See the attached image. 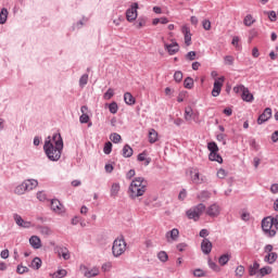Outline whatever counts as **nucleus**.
<instances>
[{
  "label": "nucleus",
  "instance_id": "obj_1",
  "mask_svg": "<svg viewBox=\"0 0 278 278\" xmlns=\"http://www.w3.org/2000/svg\"><path fill=\"white\" fill-rule=\"evenodd\" d=\"M62 149H64V141L62 135L58 132L52 138L48 137L43 146V151L51 162H58L62 157Z\"/></svg>",
  "mask_w": 278,
  "mask_h": 278
},
{
  "label": "nucleus",
  "instance_id": "obj_2",
  "mask_svg": "<svg viewBox=\"0 0 278 278\" xmlns=\"http://www.w3.org/2000/svg\"><path fill=\"white\" fill-rule=\"evenodd\" d=\"M149 182L144 177H136L129 185L128 195L130 199H139V197H144L147 192V187Z\"/></svg>",
  "mask_w": 278,
  "mask_h": 278
},
{
  "label": "nucleus",
  "instance_id": "obj_3",
  "mask_svg": "<svg viewBox=\"0 0 278 278\" xmlns=\"http://www.w3.org/2000/svg\"><path fill=\"white\" fill-rule=\"evenodd\" d=\"M125 251H127V242L125 241L124 237H118L113 242L112 253L114 257H121Z\"/></svg>",
  "mask_w": 278,
  "mask_h": 278
},
{
  "label": "nucleus",
  "instance_id": "obj_4",
  "mask_svg": "<svg viewBox=\"0 0 278 278\" xmlns=\"http://www.w3.org/2000/svg\"><path fill=\"white\" fill-rule=\"evenodd\" d=\"M203 212H205V204L200 203L197 206L189 208L186 214L190 220H194L197 223V220H199L203 215Z\"/></svg>",
  "mask_w": 278,
  "mask_h": 278
},
{
  "label": "nucleus",
  "instance_id": "obj_5",
  "mask_svg": "<svg viewBox=\"0 0 278 278\" xmlns=\"http://www.w3.org/2000/svg\"><path fill=\"white\" fill-rule=\"evenodd\" d=\"M34 188H38V180L28 179L25 180L22 185L15 188L16 194H23L26 190H34Z\"/></svg>",
  "mask_w": 278,
  "mask_h": 278
},
{
  "label": "nucleus",
  "instance_id": "obj_6",
  "mask_svg": "<svg viewBox=\"0 0 278 278\" xmlns=\"http://www.w3.org/2000/svg\"><path fill=\"white\" fill-rule=\"evenodd\" d=\"M262 229L269 236V238L276 236L277 230L276 226L273 224V217H266L262 220Z\"/></svg>",
  "mask_w": 278,
  "mask_h": 278
},
{
  "label": "nucleus",
  "instance_id": "obj_7",
  "mask_svg": "<svg viewBox=\"0 0 278 278\" xmlns=\"http://www.w3.org/2000/svg\"><path fill=\"white\" fill-rule=\"evenodd\" d=\"M138 18V3L134 2L128 10H126V20L128 23H134Z\"/></svg>",
  "mask_w": 278,
  "mask_h": 278
},
{
  "label": "nucleus",
  "instance_id": "obj_8",
  "mask_svg": "<svg viewBox=\"0 0 278 278\" xmlns=\"http://www.w3.org/2000/svg\"><path fill=\"white\" fill-rule=\"evenodd\" d=\"M79 270L87 278L98 277L100 273L99 267L88 268L86 265H80Z\"/></svg>",
  "mask_w": 278,
  "mask_h": 278
},
{
  "label": "nucleus",
  "instance_id": "obj_9",
  "mask_svg": "<svg viewBox=\"0 0 278 278\" xmlns=\"http://www.w3.org/2000/svg\"><path fill=\"white\" fill-rule=\"evenodd\" d=\"M189 174H190V179H191L192 184H195V186L204 184L205 177L201 176V174L199 173V169L191 168L189 170Z\"/></svg>",
  "mask_w": 278,
  "mask_h": 278
},
{
  "label": "nucleus",
  "instance_id": "obj_10",
  "mask_svg": "<svg viewBox=\"0 0 278 278\" xmlns=\"http://www.w3.org/2000/svg\"><path fill=\"white\" fill-rule=\"evenodd\" d=\"M163 45L168 55H175L176 53H179V43H177L176 41H173L172 43H166L163 38Z\"/></svg>",
  "mask_w": 278,
  "mask_h": 278
},
{
  "label": "nucleus",
  "instance_id": "obj_11",
  "mask_svg": "<svg viewBox=\"0 0 278 278\" xmlns=\"http://www.w3.org/2000/svg\"><path fill=\"white\" fill-rule=\"evenodd\" d=\"M223 84H225V77H219L215 79L212 90V97H218L220 94V90H223Z\"/></svg>",
  "mask_w": 278,
  "mask_h": 278
},
{
  "label": "nucleus",
  "instance_id": "obj_12",
  "mask_svg": "<svg viewBox=\"0 0 278 278\" xmlns=\"http://www.w3.org/2000/svg\"><path fill=\"white\" fill-rule=\"evenodd\" d=\"M165 238L169 244L173 242H177V240H179V229L174 228L167 231Z\"/></svg>",
  "mask_w": 278,
  "mask_h": 278
},
{
  "label": "nucleus",
  "instance_id": "obj_13",
  "mask_svg": "<svg viewBox=\"0 0 278 278\" xmlns=\"http://www.w3.org/2000/svg\"><path fill=\"white\" fill-rule=\"evenodd\" d=\"M220 214V206L218 204H212L206 208V215L212 218H216Z\"/></svg>",
  "mask_w": 278,
  "mask_h": 278
},
{
  "label": "nucleus",
  "instance_id": "obj_14",
  "mask_svg": "<svg viewBox=\"0 0 278 278\" xmlns=\"http://www.w3.org/2000/svg\"><path fill=\"white\" fill-rule=\"evenodd\" d=\"M181 33L184 34L185 45L190 47V45H192V34L190 33V27L182 26Z\"/></svg>",
  "mask_w": 278,
  "mask_h": 278
},
{
  "label": "nucleus",
  "instance_id": "obj_15",
  "mask_svg": "<svg viewBox=\"0 0 278 278\" xmlns=\"http://www.w3.org/2000/svg\"><path fill=\"white\" fill-rule=\"evenodd\" d=\"M273 116V110L270 108H267L264 110L263 114H261L257 118L258 125H263V123H266Z\"/></svg>",
  "mask_w": 278,
  "mask_h": 278
},
{
  "label": "nucleus",
  "instance_id": "obj_16",
  "mask_svg": "<svg viewBox=\"0 0 278 278\" xmlns=\"http://www.w3.org/2000/svg\"><path fill=\"white\" fill-rule=\"evenodd\" d=\"M51 210L55 212V214H64V205L60 202V200L51 201Z\"/></svg>",
  "mask_w": 278,
  "mask_h": 278
},
{
  "label": "nucleus",
  "instance_id": "obj_17",
  "mask_svg": "<svg viewBox=\"0 0 278 278\" xmlns=\"http://www.w3.org/2000/svg\"><path fill=\"white\" fill-rule=\"evenodd\" d=\"M14 220H15L16 225H18V227H24V229H29V227H31V223L25 222L24 218L21 217V215L15 214Z\"/></svg>",
  "mask_w": 278,
  "mask_h": 278
},
{
  "label": "nucleus",
  "instance_id": "obj_18",
  "mask_svg": "<svg viewBox=\"0 0 278 278\" xmlns=\"http://www.w3.org/2000/svg\"><path fill=\"white\" fill-rule=\"evenodd\" d=\"M201 250L203 253H205V255H210V253H212V241L208 239H203Z\"/></svg>",
  "mask_w": 278,
  "mask_h": 278
},
{
  "label": "nucleus",
  "instance_id": "obj_19",
  "mask_svg": "<svg viewBox=\"0 0 278 278\" xmlns=\"http://www.w3.org/2000/svg\"><path fill=\"white\" fill-rule=\"evenodd\" d=\"M29 244L33 249H40L42 247V241L38 236H31L29 238Z\"/></svg>",
  "mask_w": 278,
  "mask_h": 278
},
{
  "label": "nucleus",
  "instance_id": "obj_20",
  "mask_svg": "<svg viewBox=\"0 0 278 278\" xmlns=\"http://www.w3.org/2000/svg\"><path fill=\"white\" fill-rule=\"evenodd\" d=\"M124 101L126 105H136V98H134L131 92L124 93Z\"/></svg>",
  "mask_w": 278,
  "mask_h": 278
},
{
  "label": "nucleus",
  "instance_id": "obj_21",
  "mask_svg": "<svg viewBox=\"0 0 278 278\" xmlns=\"http://www.w3.org/2000/svg\"><path fill=\"white\" fill-rule=\"evenodd\" d=\"M157 137H159L157 131L151 128L148 134L149 142L151 144H155V142H157V139H159Z\"/></svg>",
  "mask_w": 278,
  "mask_h": 278
},
{
  "label": "nucleus",
  "instance_id": "obj_22",
  "mask_svg": "<svg viewBox=\"0 0 278 278\" xmlns=\"http://www.w3.org/2000/svg\"><path fill=\"white\" fill-rule=\"evenodd\" d=\"M185 121H187V123H192V121H194V111H192V108H187L185 110Z\"/></svg>",
  "mask_w": 278,
  "mask_h": 278
},
{
  "label": "nucleus",
  "instance_id": "obj_23",
  "mask_svg": "<svg viewBox=\"0 0 278 278\" xmlns=\"http://www.w3.org/2000/svg\"><path fill=\"white\" fill-rule=\"evenodd\" d=\"M58 254L63 257V260H71V253L66 248H58Z\"/></svg>",
  "mask_w": 278,
  "mask_h": 278
},
{
  "label": "nucleus",
  "instance_id": "obj_24",
  "mask_svg": "<svg viewBox=\"0 0 278 278\" xmlns=\"http://www.w3.org/2000/svg\"><path fill=\"white\" fill-rule=\"evenodd\" d=\"M208 160L211 162H218V164H223V156H220L218 152H211L208 155Z\"/></svg>",
  "mask_w": 278,
  "mask_h": 278
},
{
  "label": "nucleus",
  "instance_id": "obj_25",
  "mask_svg": "<svg viewBox=\"0 0 278 278\" xmlns=\"http://www.w3.org/2000/svg\"><path fill=\"white\" fill-rule=\"evenodd\" d=\"M138 162H144V166L151 164V157H147V152H142L137 156Z\"/></svg>",
  "mask_w": 278,
  "mask_h": 278
},
{
  "label": "nucleus",
  "instance_id": "obj_26",
  "mask_svg": "<svg viewBox=\"0 0 278 278\" xmlns=\"http://www.w3.org/2000/svg\"><path fill=\"white\" fill-rule=\"evenodd\" d=\"M241 98L248 103H251V101H253V94L251 93V91H249V88L247 87L245 90H243Z\"/></svg>",
  "mask_w": 278,
  "mask_h": 278
},
{
  "label": "nucleus",
  "instance_id": "obj_27",
  "mask_svg": "<svg viewBox=\"0 0 278 278\" xmlns=\"http://www.w3.org/2000/svg\"><path fill=\"white\" fill-rule=\"evenodd\" d=\"M66 275H68V271H66V269H59L56 271H54L53 274H50L51 278H64L66 277Z\"/></svg>",
  "mask_w": 278,
  "mask_h": 278
},
{
  "label": "nucleus",
  "instance_id": "obj_28",
  "mask_svg": "<svg viewBox=\"0 0 278 278\" xmlns=\"http://www.w3.org/2000/svg\"><path fill=\"white\" fill-rule=\"evenodd\" d=\"M265 262H267V264H275V262H277V253H275V252H269V253L265 256Z\"/></svg>",
  "mask_w": 278,
  "mask_h": 278
},
{
  "label": "nucleus",
  "instance_id": "obj_29",
  "mask_svg": "<svg viewBox=\"0 0 278 278\" xmlns=\"http://www.w3.org/2000/svg\"><path fill=\"white\" fill-rule=\"evenodd\" d=\"M118 192H121V184L115 182L111 187V197H118Z\"/></svg>",
  "mask_w": 278,
  "mask_h": 278
},
{
  "label": "nucleus",
  "instance_id": "obj_30",
  "mask_svg": "<svg viewBox=\"0 0 278 278\" xmlns=\"http://www.w3.org/2000/svg\"><path fill=\"white\" fill-rule=\"evenodd\" d=\"M257 270H260V263L255 262L249 268L250 277H254V275H257Z\"/></svg>",
  "mask_w": 278,
  "mask_h": 278
},
{
  "label": "nucleus",
  "instance_id": "obj_31",
  "mask_svg": "<svg viewBox=\"0 0 278 278\" xmlns=\"http://www.w3.org/2000/svg\"><path fill=\"white\" fill-rule=\"evenodd\" d=\"M134 155V149L129 147V144L124 146L123 148V156L124 157H131Z\"/></svg>",
  "mask_w": 278,
  "mask_h": 278
},
{
  "label": "nucleus",
  "instance_id": "obj_32",
  "mask_svg": "<svg viewBox=\"0 0 278 278\" xmlns=\"http://www.w3.org/2000/svg\"><path fill=\"white\" fill-rule=\"evenodd\" d=\"M40 266H42V260H40V257H35L31 261L30 267L35 270H39Z\"/></svg>",
  "mask_w": 278,
  "mask_h": 278
},
{
  "label": "nucleus",
  "instance_id": "obj_33",
  "mask_svg": "<svg viewBox=\"0 0 278 278\" xmlns=\"http://www.w3.org/2000/svg\"><path fill=\"white\" fill-rule=\"evenodd\" d=\"M38 230L41 233V236H51V233H53L51 228H49L48 226H40L38 227Z\"/></svg>",
  "mask_w": 278,
  "mask_h": 278
},
{
  "label": "nucleus",
  "instance_id": "obj_34",
  "mask_svg": "<svg viewBox=\"0 0 278 278\" xmlns=\"http://www.w3.org/2000/svg\"><path fill=\"white\" fill-rule=\"evenodd\" d=\"M253 23H255V18H253V15L251 14H248L243 20V25H245V27H251Z\"/></svg>",
  "mask_w": 278,
  "mask_h": 278
},
{
  "label": "nucleus",
  "instance_id": "obj_35",
  "mask_svg": "<svg viewBox=\"0 0 278 278\" xmlns=\"http://www.w3.org/2000/svg\"><path fill=\"white\" fill-rule=\"evenodd\" d=\"M184 86L188 90H192V88L194 87V80L191 77H187L184 81Z\"/></svg>",
  "mask_w": 278,
  "mask_h": 278
},
{
  "label": "nucleus",
  "instance_id": "obj_36",
  "mask_svg": "<svg viewBox=\"0 0 278 278\" xmlns=\"http://www.w3.org/2000/svg\"><path fill=\"white\" fill-rule=\"evenodd\" d=\"M5 21H8V9H2L0 12V25H4Z\"/></svg>",
  "mask_w": 278,
  "mask_h": 278
},
{
  "label": "nucleus",
  "instance_id": "obj_37",
  "mask_svg": "<svg viewBox=\"0 0 278 278\" xmlns=\"http://www.w3.org/2000/svg\"><path fill=\"white\" fill-rule=\"evenodd\" d=\"M16 273L18 275H25V273H29V267L23 266V264L17 265Z\"/></svg>",
  "mask_w": 278,
  "mask_h": 278
},
{
  "label": "nucleus",
  "instance_id": "obj_38",
  "mask_svg": "<svg viewBox=\"0 0 278 278\" xmlns=\"http://www.w3.org/2000/svg\"><path fill=\"white\" fill-rule=\"evenodd\" d=\"M233 62H236V59L232 55H226L224 58V64H226V66H233Z\"/></svg>",
  "mask_w": 278,
  "mask_h": 278
},
{
  "label": "nucleus",
  "instance_id": "obj_39",
  "mask_svg": "<svg viewBox=\"0 0 278 278\" xmlns=\"http://www.w3.org/2000/svg\"><path fill=\"white\" fill-rule=\"evenodd\" d=\"M112 97H114V89L109 88L106 90V92L103 94V99H104V101H110V99H112Z\"/></svg>",
  "mask_w": 278,
  "mask_h": 278
},
{
  "label": "nucleus",
  "instance_id": "obj_40",
  "mask_svg": "<svg viewBox=\"0 0 278 278\" xmlns=\"http://www.w3.org/2000/svg\"><path fill=\"white\" fill-rule=\"evenodd\" d=\"M109 112H111V114H116V112H118V103H116V102L110 103Z\"/></svg>",
  "mask_w": 278,
  "mask_h": 278
},
{
  "label": "nucleus",
  "instance_id": "obj_41",
  "mask_svg": "<svg viewBox=\"0 0 278 278\" xmlns=\"http://www.w3.org/2000/svg\"><path fill=\"white\" fill-rule=\"evenodd\" d=\"M110 140H112L115 144H118V142H121V140H122V137H121V135L113 132L110 136Z\"/></svg>",
  "mask_w": 278,
  "mask_h": 278
},
{
  "label": "nucleus",
  "instance_id": "obj_42",
  "mask_svg": "<svg viewBox=\"0 0 278 278\" xmlns=\"http://www.w3.org/2000/svg\"><path fill=\"white\" fill-rule=\"evenodd\" d=\"M207 149L208 151H211V153H218V146L216 144V142H210L207 144Z\"/></svg>",
  "mask_w": 278,
  "mask_h": 278
},
{
  "label": "nucleus",
  "instance_id": "obj_43",
  "mask_svg": "<svg viewBox=\"0 0 278 278\" xmlns=\"http://www.w3.org/2000/svg\"><path fill=\"white\" fill-rule=\"evenodd\" d=\"M236 277L242 278L244 277V266L240 265L236 268Z\"/></svg>",
  "mask_w": 278,
  "mask_h": 278
},
{
  "label": "nucleus",
  "instance_id": "obj_44",
  "mask_svg": "<svg viewBox=\"0 0 278 278\" xmlns=\"http://www.w3.org/2000/svg\"><path fill=\"white\" fill-rule=\"evenodd\" d=\"M103 152L105 153V155H110L112 153V142L108 141L104 144Z\"/></svg>",
  "mask_w": 278,
  "mask_h": 278
},
{
  "label": "nucleus",
  "instance_id": "obj_45",
  "mask_svg": "<svg viewBox=\"0 0 278 278\" xmlns=\"http://www.w3.org/2000/svg\"><path fill=\"white\" fill-rule=\"evenodd\" d=\"M265 14H267L271 23H275V21H277V13L275 11L265 12Z\"/></svg>",
  "mask_w": 278,
  "mask_h": 278
},
{
  "label": "nucleus",
  "instance_id": "obj_46",
  "mask_svg": "<svg viewBox=\"0 0 278 278\" xmlns=\"http://www.w3.org/2000/svg\"><path fill=\"white\" fill-rule=\"evenodd\" d=\"M88 84V74H85L79 79V87L84 88Z\"/></svg>",
  "mask_w": 278,
  "mask_h": 278
},
{
  "label": "nucleus",
  "instance_id": "obj_47",
  "mask_svg": "<svg viewBox=\"0 0 278 278\" xmlns=\"http://www.w3.org/2000/svg\"><path fill=\"white\" fill-rule=\"evenodd\" d=\"M157 257L161 262H168V254L164 251H161L159 254H157Z\"/></svg>",
  "mask_w": 278,
  "mask_h": 278
},
{
  "label": "nucleus",
  "instance_id": "obj_48",
  "mask_svg": "<svg viewBox=\"0 0 278 278\" xmlns=\"http://www.w3.org/2000/svg\"><path fill=\"white\" fill-rule=\"evenodd\" d=\"M202 27L205 31H210V29H212V22H210V20H204L202 22Z\"/></svg>",
  "mask_w": 278,
  "mask_h": 278
},
{
  "label": "nucleus",
  "instance_id": "obj_49",
  "mask_svg": "<svg viewBox=\"0 0 278 278\" xmlns=\"http://www.w3.org/2000/svg\"><path fill=\"white\" fill-rule=\"evenodd\" d=\"M229 262V255L224 254L219 257V264L220 266H225Z\"/></svg>",
  "mask_w": 278,
  "mask_h": 278
},
{
  "label": "nucleus",
  "instance_id": "obj_50",
  "mask_svg": "<svg viewBox=\"0 0 278 278\" xmlns=\"http://www.w3.org/2000/svg\"><path fill=\"white\" fill-rule=\"evenodd\" d=\"M260 273L262 275V277L266 276V275H270L273 273V268L270 267H263L260 269Z\"/></svg>",
  "mask_w": 278,
  "mask_h": 278
},
{
  "label": "nucleus",
  "instance_id": "obj_51",
  "mask_svg": "<svg viewBox=\"0 0 278 278\" xmlns=\"http://www.w3.org/2000/svg\"><path fill=\"white\" fill-rule=\"evenodd\" d=\"M197 59V52L190 51L186 54V60H189L190 62L194 61Z\"/></svg>",
  "mask_w": 278,
  "mask_h": 278
},
{
  "label": "nucleus",
  "instance_id": "obj_52",
  "mask_svg": "<svg viewBox=\"0 0 278 278\" xmlns=\"http://www.w3.org/2000/svg\"><path fill=\"white\" fill-rule=\"evenodd\" d=\"M146 25H147V20L140 17V18L138 20V22H137L136 27H137V29H142V27H144Z\"/></svg>",
  "mask_w": 278,
  "mask_h": 278
},
{
  "label": "nucleus",
  "instance_id": "obj_53",
  "mask_svg": "<svg viewBox=\"0 0 278 278\" xmlns=\"http://www.w3.org/2000/svg\"><path fill=\"white\" fill-rule=\"evenodd\" d=\"M174 79H175V81H177L179 84V81H181L184 79V73H181L180 71L175 72Z\"/></svg>",
  "mask_w": 278,
  "mask_h": 278
},
{
  "label": "nucleus",
  "instance_id": "obj_54",
  "mask_svg": "<svg viewBox=\"0 0 278 278\" xmlns=\"http://www.w3.org/2000/svg\"><path fill=\"white\" fill-rule=\"evenodd\" d=\"M90 121V116H88V113H84L80 115L79 117V122L83 123V124H86Z\"/></svg>",
  "mask_w": 278,
  "mask_h": 278
},
{
  "label": "nucleus",
  "instance_id": "obj_55",
  "mask_svg": "<svg viewBox=\"0 0 278 278\" xmlns=\"http://www.w3.org/2000/svg\"><path fill=\"white\" fill-rule=\"evenodd\" d=\"M217 177L218 179H225V177H227V170L220 168L217 170Z\"/></svg>",
  "mask_w": 278,
  "mask_h": 278
},
{
  "label": "nucleus",
  "instance_id": "obj_56",
  "mask_svg": "<svg viewBox=\"0 0 278 278\" xmlns=\"http://www.w3.org/2000/svg\"><path fill=\"white\" fill-rule=\"evenodd\" d=\"M102 270H103L104 273H110V270H112V263H111V262L104 263V264L102 265Z\"/></svg>",
  "mask_w": 278,
  "mask_h": 278
},
{
  "label": "nucleus",
  "instance_id": "obj_57",
  "mask_svg": "<svg viewBox=\"0 0 278 278\" xmlns=\"http://www.w3.org/2000/svg\"><path fill=\"white\" fill-rule=\"evenodd\" d=\"M193 276L194 277H205V271H203V269L198 268V269L193 270Z\"/></svg>",
  "mask_w": 278,
  "mask_h": 278
},
{
  "label": "nucleus",
  "instance_id": "obj_58",
  "mask_svg": "<svg viewBox=\"0 0 278 278\" xmlns=\"http://www.w3.org/2000/svg\"><path fill=\"white\" fill-rule=\"evenodd\" d=\"M37 199H38L39 201H47V193H45V191H39V192L37 193Z\"/></svg>",
  "mask_w": 278,
  "mask_h": 278
},
{
  "label": "nucleus",
  "instance_id": "obj_59",
  "mask_svg": "<svg viewBox=\"0 0 278 278\" xmlns=\"http://www.w3.org/2000/svg\"><path fill=\"white\" fill-rule=\"evenodd\" d=\"M216 138H217L218 142H223V144H227V141L225 140L227 138V135L219 134V135H217Z\"/></svg>",
  "mask_w": 278,
  "mask_h": 278
},
{
  "label": "nucleus",
  "instance_id": "obj_60",
  "mask_svg": "<svg viewBox=\"0 0 278 278\" xmlns=\"http://www.w3.org/2000/svg\"><path fill=\"white\" fill-rule=\"evenodd\" d=\"M231 45L236 47V49H240V37H233Z\"/></svg>",
  "mask_w": 278,
  "mask_h": 278
},
{
  "label": "nucleus",
  "instance_id": "obj_61",
  "mask_svg": "<svg viewBox=\"0 0 278 278\" xmlns=\"http://www.w3.org/2000/svg\"><path fill=\"white\" fill-rule=\"evenodd\" d=\"M245 89L247 87H244L243 85H239L237 87H233V92L238 94V92H244Z\"/></svg>",
  "mask_w": 278,
  "mask_h": 278
},
{
  "label": "nucleus",
  "instance_id": "obj_62",
  "mask_svg": "<svg viewBox=\"0 0 278 278\" xmlns=\"http://www.w3.org/2000/svg\"><path fill=\"white\" fill-rule=\"evenodd\" d=\"M270 192H271L273 194H277V193H278V184L271 185V187H270Z\"/></svg>",
  "mask_w": 278,
  "mask_h": 278
},
{
  "label": "nucleus",
  "instance_id": "obj_63",
  "mask_svg": "<svg viewBox=\"0 0 278 278\" xmlns=\"http://www.w3.org/2000/svg\"><path fill=\"white\" fill-rule=\"evenodd\" d=\"M271 141H273V142H278V130H275V131L271 134Z\"/></svg>",
  "mask_w": 278,
  "mask_h": 278
},
{
  "label": "nucleus",
  "instance_id": "obj_64",
  "mask_svg": "<svg viewBox=\"0 0 278 278\" xmlns=\"http://www.w3.org/2000/svg\"><path fill=\"white\" fill-rule=\"evenodd\" d=\"M274 227H276V231L278 229V215L274 218H271Z\"/></svg>",
  "mask_w": 278,
  "mask_h": 278
}]
</instances>
